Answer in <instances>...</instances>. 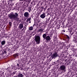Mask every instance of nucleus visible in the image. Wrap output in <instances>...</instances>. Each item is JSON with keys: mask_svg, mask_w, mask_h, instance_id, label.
<instances>
[{"mask_svg": "<svg viewBox=\"0 0 77 77\" xmlns=\"http://www.w3.org/2000/svg\"><path fill=\"white\" fill-rule=\"evenodd\" d=\"M25 27H27V25H25Z\"/></svg>", "mask_w": 77, "mask_h": 77, "instance_id": "31", "label": "nucleus"}, {"mask_svg": "<svg viewBox=\"0 0 77 77\" xmlns=\"http://www.w3.org/2000/svg\"><path fill=\"white\" fill-rule=\"evenodd\" d=\"M24 27L23 26V24L22 23H20L19 24V26H18V28L20 30H21Z\"/></svg>", "mask_w": 77, "mask_h": 77, "instance_id": "7", "label": "nucleus"}, {"mask_svg": "<svg viewBox=\"0 0 77 77\" xmlns=\"http://www.w3.org/2000/svg\"><path fill=\"white\" fill-rule=\"evenodd\" d=\"M54 64H56L57 63L56 62H54Z\"/></svg>", "mask_w": 77, "mask_h": 77, "instance_id": "25", "label": "nucleus"}, {"mask_svg": "<svg viewBox=\"0 0 77 77\" xmlns=\"http://www.w3.org/2000/svg\"><path fill=\"white\" fill-rule=\"evenodd\" d=\"M46 37H47V35H46V34H44L43 35V38H44V39H45V38H46Z\"/></svg>", "mask_w": 77, "mask_h": 77, "instance_id": "12", "label": "nucleus"}, {"mask_svg": "<svg viewBox=\"0 0 77 77\" xmlns=\"http://www.w3.org/2000/svg\"><path fill=\"white\" fill-rule=\"evenodd\" d=\"M47 20H46V22H48V20H47V19H46Z\"/></svg>", "mask_w": 77, "mask_h": 77, "instance_id": "33", "label": "nucleus"}, {"mask_svg": "<svg viewBox=\"0 0 77 77\" xmlns=\"http://www.w3.org/2000/svg\"><path fill=\"white\" fill-rule=\"evenodd\" d=\"M30 20H31V17H29L27 19L26 22L27 23H28V22L30 21Z\"/></svg>", "mask_w": 77, "mask_h": 77, "instance_id": "11", "label": "nucleus"}, {"mask_svg": "<svg viewBox=\"0 0 77 77\" xmlns=\"http://www.w3.org/2000/svg\"><path fill=\"white\" fill-rule=\"evenodd\" d=\"M24 1H26V0H24Z\"/></svg>", "mask_w": 77, "mask_h": 77, "instance_id": "37", "label": "nucleus"}, {"mask_svg": "<svg viewBox=\"0 0 77 77\" xmlns=\"http://www.w3.org/2000/svg\"><path fill=\"white\" fill-rule=\"evenodd\" d=\"M6 44V41H2L1 42V44L2 45H4Z\"/></svg>", "mask_w": 77, "mask_h": 77, "instance_id": "10", "label": "nucleus"}, {"mask_svg": "<svg viewBox=\"0 0 77 77\" xmlns=\"http://www.w3.org/2000/svg\"><path fill=\"white\" fill-rule=\"evenodd\" d=\"M66 38L67 39H69V36H68V35L66 36Z\"/></svg>", "mask_w": 77, "mask_h": 77, "instance_id": "20", "label": "nucleus"}, {"mask_svg": "<svg viewBox=\"0 0 77 77\" xmlns=\"http://www.w3.org/2000/svg\"><path fill=\"white\" fill-rule=\"evenodd\" d=\"M26 27H25V28L24 31H25V30H26Z\"/></svg>", "mask_w": 77, "mask_h": 77, "instance_id": "28", "label": "nucleus"}, {"mask_svg": "<svg viewBox=\"0 0 77 77\" xmlns=\"http://www.w3.org/2000/svg\"><path fill=\"white\" fill-rule=\"evenodd\" d=\"M8 17L10 18V20H14L16 21H19V18H18V14L17 12L14 13V14H10L8 15Z\"/></svg>", "mask_w": 77, "mask_h": 77, "instance_id": "1", "label": "nucleus"}, {"mask_svg": "<svg viewBox=\"0 0 77 77\" xmlns=\"http://www.w3.org/2000/svg\"><path fill=\"white\" fill-rule=\"evenodd\" d=\"M24 27H25V26H24Z\"/></svg>", "mask_w": 77, "mask_h": 77, "instance_id": "40", "label": "nucleus"}, {"mask_svg": "<svg viewBox=\"0 0 77 77\" xmlns=\"http://www.w3.org/2000/svg\"><path fill=\"white\" fill-rule=\"evenodd\" d=\"M61 72H63L62 71H61Z\"/></svg>", "mask_w": 77, "mask_h": 77, "instance_id": "39", "label": "nucleus"}, {"mask_svg": "<svg viewBox=\"0 0 77 77\" xmlns=\"http://www.w3.org/2000/svg\"><path fill=\"white\" fill-rule=\"evenodd\" d=\"M15 74V72H14L13 73V75H14Z\"/></svg>", "mask_w": 77, "mask_h": 77, "instance_id": "24", "label": "nucleus"}, {"mask_svg": "<svg viewBox=\"0 0 77 77\" xmlns=\"http://www.w3.org/2000/svg\"><path fill=\"white\" fill-rule=\"evenodd\" d=\"M45 40H46V41H50L51 40V38H50V36L49 35H48L46 36V37L45 38Z\"/></svg>", "mask_w": 77, "mask_h": 77, "instance_id": "8", "label": "nucleus"}, {"mask_svg": "<svg viewBox=\"0 0 77 77\" xmlns=\"http://www.w3.org/2000/svg\"><path fill=\"white\" fill-rule=\"evenodd\" d=\"M11 67L12 69H14V66H11Z\"/></svg>", "mask_w": 77, "mask_h": 77, "instance_id": "22", "label": "nucleus"}, {"mask_svg": "<svg viewBox=\"0 0 77 77\" xmlns=\"http://www.w3.org/2000/svg\"><path fill=\"white\" fill-rule=\"evenodd\" d=\"M49 20H50V19H48V20H48V21H49Z\"/></svg>", "mask_w": 77, "mask_h": 77, "instance_id": "27", "label": "nucleus"}, {"mask_svg": "<svg viewBox=\"0 0 77 77\" xmlns=\"http://www.w3.org/2000/svg\"><path fill=\"white\" fill-rule=\"evenodd\" d=\"M30 12V11H29V12Z\"/></svg>", "mask_w": 77, "mask_h": 77, "instance_id": "38", "label": "nucleus"}, {"mask_svg": "<svg viewBox=\"0 0 77 77\" xmlns=\"http://www.w3.org/2000/svg\"><path fill=\"white\" fill-rule=\"evenodd\" d=\"M48 33V32H45V34H46H46H47V33Z\"/></svg>", "mask_w": 77, "mask_h": 77, "instance_id": "29", "label": "nucleus"}, {"mask_svg": "<svg viewBox=\"0 0 77 77\" xmlns=\"http://www.w3.org/2000/svg\"><path fill=\"white\" fill-rule=\"evenodd\" d=\"M40 9H41V10H43V9H44V7L43 6Z\"/></svg>", "mask_w": 77, "mask_h": 77, "instance_id": "18", "label": "nucleus"}, {"mask_svg": "<svg viewBox=\"0 0 77 77\" xmlns=\"http://www.w3.org/2000/svg\"><path fill=\"white\" fill-rule=\"evenodd\" d=\"M40 17L41 18H42L43 19H44L46 17V14L45 13H43V14H42L40 15Z\"/></svg>", "mask_w": 77, "mask_h": 77, "instance_id": "6", "label": "nucleus"}, {"mask_svg": "<svg viewBox=\"0 0 77 77\" xmlns=\"http://www.w3.org/2000/svg\"><path fill=\"white\" fill-rule=\"evenodd\" d=\"M24 29V28H23V29L22 30V31H23Z\"/></svg>", "mask_w": 77, "mask_h": 77, "instance_id": "26", "label": "nucleus"}, {"mask_svg": "<svg viewBox=\"0 0 77 77\" xmlns=\"http://www.w3.org/2000/svg\"><path fill=\"white\" fill-rule=\"evenodd\" d=\"M19 66H20V65H19V64H18V63H17V66H18V67H19Z\"/></svg>", "mask_w": 77, "mask_h": 77, "instance_id": "21", "label": "nucleus"}, {"mask_svg": "<svg viewBox=\"0 0 77 77\" xmlns=\"http://www.w3.org/2000/svg\"><path fill=\"white\" fill-rule=\"evenodd\" d=\"M73 41H74L75 42H77V38H74L73 40Z\"/></svg>", "mask_w": 77, "mask_h": 77, "instance_id": "16", "label": "nucleus"}, {"mask_svg": "<svg viewBox=\"0 0 77 77\" xmlns=\"http://www.w3.org/2000/svg\"><path fill=\"white\" fill-rule=\"evenodd\" d=\"M9 24H10V26H11V22H9Z\"/></svg>", "mask_w": 77, "mask_h": 77, "instance_id": "23", "label": "nucleus"}, {"mask_svg": "<svg viewBox=\"0 0 77 77\" xmlns=\"http://www.w3.org/2000/svg\"><path fill=\"white\" fill-rule=\"evenodd\" d=\"M3 53H5V54H6V50H4L3 51Z\"/></svg>", "mask_w": 77, "mask_h": 77, "instance_id": "17", "label": "nucleus"}, {"mask_svg": "<svg viewBox=\"0 0 77 77\" xmlns=\"http://www.w3.org/2000/svg\"><path fill=\"white\" fill-rule=\"evenodd\" d=\"M31 11V8H28V11Z\"/></svg>", "mask_w": 77, "mask_h": 77, "instance_id": "19", "label": "nucleus"}, {"mask_svg": "<svg viewBox=\"0 0 77 77\" xmlns=\"http://www.w3.org/2000/svg\"><path fill=\"white\" fill-rule=\"evenodd\" d=\"M65 32V31H63V32Z\"/></svg>", "mask_w": 77, "mask_h": 77, "instance_id": "36", "label": "nucleus"}, {"mask_svg": "<svg viewBox=\"0 0 77 77\" xmlns=\"http://www.w3.org/2000/svg\"><path fill=\"white\" fill-rule=\"evenodd\" d=\"M29 13L28 12H25L24 14V17L26 18H28L29 17Z\"/></svg>", "mask_w": 77, "mask_h": 77, "instance_id": "5", "label": "nucleus"}, {"mask_svg": "<svg viewBox=\"0 0 77 77\" xmlns=\"http://www.w3.org/2000/svg\"><path fill=\"white\" fill-rule=\"evenodd\" d=\"M60 69L62 71L65 72L66 71V66L65 65H63L60 66Z\"/></svg>", "mask_w": 77, "mask_h": 77, "instance_id": "3", "label": "nucleus"}, {"mask_svg": "<svg viewBox=\"0 0 77 77\" xmlns=\"http://www.w3.org/2000/svg\"><path fill=\"white\" fill-rule=\"evenodd\" d=\"M14 57H17V56H18V53L14 55Z\"/></svg>", "mask_w": 77, "mask_h": 77, "instance_id": "13", "label": "nucleus"}, {"mask_svg": "<svg viewBox=\"0 0 77 77\" xmlns=\"http://www.w3.org/2000/svg\"><path fill=\"white\" fill-rule=\"evenodd\" d=\"M18 77H23V74L20 73L18 75Z\"/></svg>", "mask_w": 77, "mask_h": 77, "instance_id": "15", "label": "nucleus"}, {"mask_svg": "<svg viewBox=\"0 0 77 77\" xmlns=\"http://www.w3.org/2000/svg\"><path fill=\"white\" fill-rule=\"evenodd\" d=\"M29 23H31V21H29Z\"/></svg>", "mask_w": 77, "mask_h": 77, "instance_id": "34", "label": "nucleus"}, {"mask_svg": "<svg viewBox=\"0 0 77 77\" xmlns=\"http://www.w3.org/2000/svg\"><path fill=\"white\" fill-rule=\"evenodd\" d=\"M44 29L43 28H38V32H42L44 31Z\"/></svg>", "mask_w": 77, "mask_h": 77, "instance_id": "9", "label": "nucleus"}, {"mask_svg": "<svg viewBox=\"0 0 77 77\" xmlns=\"http://www.w3.org/2000/svg\"><path fill=\"white\" fill-rule=\"evenodd\" d=\"M29 30H33V26H30L29 27Z\"/></svg>", "mask_w": 77, "mask_h": 77, "instance_id": "14", "label": "nucleus"}, {"mask_svg": "<svg viewBox=\"0 0 77 77\" xmlns=\"http://www.w3.org/2000/svg\"><path fill=\"white\" fill-rule=\"evenodd\" d=\"M44 9H45L44 11H45L46 9L45 8H44Z\"/></svg>", "mask_w": 77, "mask_h": 77, "instance_id": "35", "label": "nucleus"}, {"mask_svg": "<svg viewBox=\"0 0 77 77\" xmlns=\"http://www.w3.org/2000/svg\"><path fill=\"white\" fill-rule=\"evenodd\" d=\"M57 56H58V54H57V53L54 52L51 55V57L52 59H55V58L57 57Z\"/></svg>", "mask_w": 77, "mask_h": 77, "instance_id": "4", "label": "nucleus"}, {"mask_svg": "<svg viewBox=\"0 0 77 77\" xmlns=\"http://www.w3.org/2000/svg\"><path fill=\"white\" fill-rule=\"evenodd\" d=\"M40 37L39 36H37L35 37V40L37 44H40Z\"/></svg>", "mask_w": 77, "mask_h": 77, "instance_id": "2", "label": "nucleus"}, {"mask_svg": "<svg viewBox=\"0 0 77 77\" xmlns=\"http://www.w3.org/2000/svg\"><path fill=\"white\" fill-rule=\"evenodd\" d=\"M42 11H43V10H40V11H41V12H42Z\"/></svg>", "mask_w": 77, "mask_h": 77, "instance_id": "30", "label": "nucleus"}, {"mask_svg": "<svg viewBox=\"0 0 77 77\" xmlns=\"http://www.w3.org/2000/svg\"><path fill=\"white\" fill-rule=\"evenodd\" d=\"M10 1H11V2H12V1H13V0H9Z\"/></svg>", "mask_w": 77, "mask_h": 77, "instance_id": "32", "label": "nucleus"}]
</instances>
